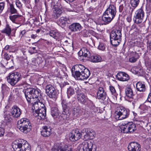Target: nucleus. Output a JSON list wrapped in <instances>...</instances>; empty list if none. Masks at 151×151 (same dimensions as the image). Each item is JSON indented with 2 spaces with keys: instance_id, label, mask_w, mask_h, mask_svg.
I'll use <instances>...</instances> for the list:
<instances>
[{
  "instance_id": "a211bd4d",
  "label": "nucleus",
  "mask_w": 151,
  "mask_h": 151,
  "mask_svg": "<svg viewBox=\"0 0 151 151\" xmlns=\"http://www.w3.org/2000/svg\"><path fill=\"white\" fill-rule=\"evenodd\" d=\"M122 37V34L120 30L114 29L112 30L110 33V38L116 40H120Z\"/></svg>"
},
{
  "instance_id": "f704fd0d",
  "label": "nucleus",
  "mask_w": 151,
  "mask_h": 151,
  "mask_svg": "<svg viewBox=\"0 0 151 151\" xmlns=\"http://www.w3.org/2000/svg\"><path fill=\"white\" fill-rule=\"evenodd\" d=\"M71 72L73 76L75 78H77L78 80H81V73L71 69Z\"/></svg>"
},
{
  "instance_id": "c03bdc74",
  "label": "nucleus",
  "mask_w": 151,
  "mask_h": 151,
  "mask_svg": "<svg viewBox=\"0 0 151 151\" xmlns=\"http://www.w3.org/2000/svg\"><path fill=\"white\" fill-rule=\"evenodd\" d=\"M80 111V108L78 107L74 108L72 111V113L74 115L76 116L79 114Z\"/></svg>"
},
{
  "instance_id": "39448f33",
  "label": "nucleus",
  "mask_w": 151,
  "mask_h": 151,
  "mask_svg": "<svg viewBox=\"0 0 151 151\" xmlns=\"http://www.w3.org/2000/svg\"><path fill=\"white\" fill-rule=\"evenodd\" d=\"M122 132L124 133L131 134L133 133L136 129L135 124L132 122H128L121 126Z\"/></svg>"
},
{
  "instance_id": "864d4df0",
  "label": "nucleus",
  "mask_w": 151,
  "mask_h": 151,
  "mask_svg": "<svg viewBox=\"0 0 151 151\" xmlns=\"http://www.w3.org/2000/svg\"><path fill=\"white\" fill-rule=\"evenodd\" d=\"M28 51L31 54L36 53V48L35 47H30Z\"/></svg>"
},
{
  "instance_id": "6e6d98bb",
  "label": "nucleus",
  "mask_w": 151,
  "mask_h": 151,
  "mask_svg": "<svg viewBox=\"0 0 151 151\" xmlns=\"http://www.w3.org/2000/svg\"><path fill=\"white\" fill-rule=\"evenodd\" d=\"M109 89L112 94H114V95L116 94V91L114 87L112 86H109Z\"/></svg>"
},
{
  "instance_id": "473e14b6",
  "label": "nucleus",
  "mask_w": 151,
  "mask_h": 151,
  "mask_svg": "<svg viewBox=\"0 0 151 151\" xmlns=\"http://www.w3.org/2000/svg\"><path fill=\"white\" fill-rule=\"evenodd\" d=\"M49 35L50 36L56 39H58L59 37V33L58 31L56 29L51 30Z\"/></svg>"
},
{
  "instance_id": "423d86ee",
  "label": "nucleus",
  "mask_w": 151,
  "mask_h": 151,
  "mask_svg": "<svg viewBox=\"0 0 151 151\" xmlns=\"http://www.w3.org/2000/svg\"><path fill=\"white\" fill-rule=\"evenodd\" d=\"M21 74L17 72H14L9 74L7 77V81L12 86H14L21 79Z\"/></svg>"
},
{
  "instance_id": "603ef678",
  "label": "nucleus",
  "mask_w": 151,
  "mask_h": 151,
  "mask_svg": "<svg viewBox=\"0 0 151 151\" xmlns=\"http://www.w3.org/2000/svg\"><path fill=\"white\" fill-rule=\"evenodd\" d=\"M106 47L104 45L103 43H100L98 47V49L99 50H104L105 49Z\"/></svg>"
},
{
  "instance_id": "58836bf2",
  "label": "nucleus",
  "mask_w": 151,
  "mask_h": 151,
  "mask_svg": "<svg viewBox=\"0 0 151 151\" xmlns=\"http://www.w3.org/2000/svg\"><path fill=\"white\" fill-rule=\"evenodd\" d=\"M39 93L40 94V96H39V97H37V99H38L37 100V101L35 103L36 104H37L38 105V108L39 107H40V109H42V108H46L45 107V106L44 105L42 104L41 102L39 101H40V99L41 98V93H40V91L39 89Z\"/></svg>"
},
{
  "instance_id": "f257e3e1",
  "label": "nucleus",
  "mask_w": 151,
  "mask_h": 151,
  "mask_svg": "<svg viewBox=\"0 0 151 151\" xmlns=\"http://www.w3.org/2000/svg\"><path fill=\"white\" fill-rule=\"evenodd\" d=\"M24 94L28 102L31 105H32V109L33 110L34 116L40 120L44 119L46 115V108L40 109L39 107L38 108V104L35 103L38 100L37 97L40 95L39 89L28 88L26 90Z\"/></svg>"
},
{
  "instance_id": "37998d69",
  "label": "nucleus",
  "mask_w": 151,
  "mask_h": 151,
  "mask_svg": "<svg viewBox=\"0 0 151 151\" xmlns=\"http://www.w3.org/2000/svg\"><path fill=\"white\" fill-rule=\"evenodd\" d=\"M9 10L11 14H16L17 13V11L15 9L13 4H9Z\"/></svg>"
},
{
  "instance_id": "72a5a7b5",
  "label": "nucleus",
  "mask_w": 151,
  "mask_h": 151,
  "mask_svg": "<svg viewBox=\"0 0 151 151\" xmlns=\"http://www.w3.org/2000/svg\"><path fill=\"white\" fill-rule=\"evenodd\" d=\"M91 131L88 129L86 134H84V139L86 140L89 139H92L93 138V131L91 132Z\"/></svg>"
},
{
  "instance_id": "7c9ffc66",
  "label": "nucleus",
  "mask_w": 151,
  "mask_h": 151,
  "mask_svg": "<svg viewBox=\"0 0 151 151\" xmlns=\"http://www.w3.org/2000/svg\"><path fill=\"white\" fill-rule=\"evenodd\" d=\"M85 68V67L82 65H76L72 67V69L81 73Z\"/></svg>"
},
{
  "instance_id": "a878e982",
  "label": "nucleus",
  "mask_w": 151,
  "mask_h": 151,
  "mask_svg": "<svg viewBox=\"0 0 151 151\" xmlns=\"http://www.w3.org/2000/svg\"><path fill=\"white\" fill-rule=\"evenodd\" d=\"M137 89L140 92L145 91L146 89V86L145 84L141 82H138L136 84Z\"/></svg>"
},
{
  "instance_id": "7ed1b4c3",
  "label": "nucleus",
  "mask_w": 151,
  "mask_h": 151,
  "mask_svg": "<svg viewBox=\"0 0 151 151\" xmlns=\"http://www.w3.org/2000/svg\"><path fill=\"white\" fill-rule=\"evenodd\" d=\"M17 127L22 132L26 134L30 131L31 124L28 119L23 118L18 121Z\"/></svg>"
},
{
  "instance_id": "20e7f679",
  "label": "nucleus",
  "mask_w": 151,
  "mask_h": 151,
  "mask_svg": "<svg viewBox=\"0 0 151 151\" xmlns=\"http://www.w3.org/2000/svg\"><path fill=\"white\" fill-rule=\"evenodd\" d=\"M129 110L126 109L123 106H118L116 108L115 112L116 119L121 120L128 117L129 115Z\"/></svg>"
},
{
  "instance_id": "338daca9",
  "label": "nucleus",
  "mask_w": 151,
  "mask_h": 151,
  "mask_svg": "<svg viewBox=\"0 0 151 151\" xmlns=\"http://www.w3.org/2000/svg\"><path fill=\"white\" fill-rule=\"evenodd\" d=\"M69 83L68 82H64L63 85V88H65L67 87V86L69 85Z\"/></svg>"
},
{
  "instance_id": "2f4dec72",
  "label": "nucleus",
  "mask_w": 151,
  "mask_h": 151,
  "mask_svg": "<svg viewBox=\"0 0 151 151\" xmlns=\"http://www.w3.org/2000/svg\"><path fill=\"white\" fill-rule=\"evenodd\" d=\"M1 32L6 34L8 36H9L11 32V29L9 25L8 24H7L5 28L1 31Z\"/></svg>"
},
{
  "instance_id": "0eeeda50",
  "label": "nucleus",
  "mask_w": 151,
  "mask_h": 151,
  "mask_svg": "<svg viewBox=\"0 0 151 151\" xmlns=\"http://www.w3.org/2000/svg\"><path fill=\"white\" fill-rule=\"evenodd\" d=\"M81 146L79 151H96L95 148H93V143L89 140H85L82 142Z\"/></svg>"
},
{
  "instance_id": "ea45409f",
  "label": "nucleus",
  "mask_w": 151,
  "mask_h": 151,
  "mask_svg": "<svg viewBox=\"0 0 151 151\" xmlns=\"http://www.w3.org/2000/svg\"><path fill=\"white\" fill-rule=\"evenodd\" d=\"M55 88L52 85L50 84L46 86V93L47 94L50 92H51L53 91V90H55Z\"/></svg>"
},
{
  "instance_id": "774afa93",
  "label": "nucleus",
  "mask_w": 151,
  "mask_h": 151,
  "mask_svg": "<svg viewBox=\"0 0 151 151\" xmlns=\"http://www.w3.org/2000/svg\"><path fill=\"white\" fill-rule=\"evenodd\" d=\"M127 20L128 22H130L132 20V18L131 16H129L127 17Z\"/></svg>"
},
{
  "instance_id": "dca6fc26",
  "label": "nucleus",
  "mask_w": 151,
  "mask_h": 151,
  "mask_svg": "<svg viewBox=\"0 0 151 151\" xmlns=\"http://www.w3.org/2000/svg\"><path fill=\"white\" fill-rule=\"evenodd\" d=\"M63 44L64 46L65 50L68 52H72L73 50V47L72 46L73 42L71 40H66L63 42Z\"/></svg>"
},
{
  "instance_id": "412c9836",
  "label": "nucleus",
  "mask_w": 151,
  "mask_h": 151,
  "mask_svg": "<svg viewBox=\"0 0 151 151\" xmlns=\"http://www.w3.org/2000/svg\"><path fill=\"white\" fill-rule=\"evenodd\" d=\"M116 77L118 80L122 81H127L129 79L128 75L123 72H118L116 76Z\"/></svg>"
},
{
  "instance_id": "c9c22d12",
  "label": "nucleus",
  "mask_w": 151,
  "mask_h": 151,
  "mask_svg": "<svg viewBox=\"0 0 151 151\" xmlns=\"http://www.w3.org/2000/svg\"><path fill=\"white\" fill-rule=\"evenodd\" d=\"M58 111L57 108L53 107L51 108V114L54 118L56 117L58 115Z\"/></svg>"
},
{
  "instance_id": "6ab92c4d",
  "label": "nucleus",
  "mask_w": 151,
  "mask_h": 151,
  "mask_svg": "<svg viewBox=\"0 0 151 151\" xmlns=\"http://www.w3.org/2000/svg\"><path fill=\"white\" fill-rule=\"evenodd\" d=\"M106 97V93L104 91V88L102 87H99L97 94V98L104 100L105 99Z\"/></svg>"
},
{
  "instance_id": "aec40b11",
  "label": "nucleus",
  "mask_w": 151,
  "mask_h": 151,
  "mask_svg": "<svg viewBox=\"0 0 151 151\" xmlns=\"http://www.w3.org/2000/svg\"><path fill=\"white\" fill-rule=\"evenodd\" d=\"M24 140L22 139H20L13 143L12 146L14 150L21 151L20 147L22 146V145H23Z\"/></svg>"
},
{
  "instance_id": "a19ab883",
  "label": "nucleus",
  "mask_w": 151,
  "mask_h": 151,
  "mask_svg": "<svg viewBox=\"0 0 151 151\" xmlns=\"http://www.w3.org/2000/svg\"><path fill=\"white\" fill-rule=\"evenodd\" d=\"M119 41H120L119 40L110 38L111 43L112 45L114 46H117L119 44Z\"/></svg>"
},
{
  "instance_id": "5701e85b",
  "label": "nucleus",
  "mask_w": 151,
  "mask_h": 151,
  "mask_svg": "<svg viewBox=\"0 0 151 151\" xmlns=\"http://www.w3.org/2000/svg\"><path fill=\"white\" fill-rule=\"evenodd\" d=\"M90 75V71L88 69L85 68L81 73L80 77H81V80H84L86 79L89 77Z\"/></svg>"
},
{
  "instance_id": "2eb2a0df",
  "label": "nucleus",
  "mask_w": 151,
  "mask_h": 151,
  "mask_svg": "<svg viewBox=\"0 0 151 151\" xmlns=\"http://www.w3.org/2000/svg\"><path fill=\"white\" fill-rule=\"evenodd\" d=\"M82 27L78 23H74L69 25V28L73 32H77L80 31L82 29Z\"/></svg>"
},
{
  "instance_id": "49530a36",
  "label": "nucleus",
  "mask_w": 151,
  "mask_h": 151,
  "mask_svg": "<svg viewBox=\"0 0 151 151\" xmlns=\"http://www.w3.org/2000/svg\"><path fill=\"white\" fill-rule=\"evenodd\" d=\"M11 115L8 113L4 115V118L6 122H9L11 121L12 120V118L11 117Z\"/></svg>"
},
{
  "instance_id": "cd10ccee",
  "label": "nucleus",
  "mask_w": 151,
  "mask_h": 151,
  "mask_svg": "<svg viewBox=\"0 0 151 151\" xmlns=\"http://www.w3.org/2000/svg\"><path fill=\"white\" fill-rule=\"evenodd\" d=\"M69 22L70 20L68 18L66 17H62L59 19V24L61 27L64 26L66 23H69Z\"/></svg>"
},
{
  "instance_id": "de8ad7c7",
  "label": "nucleus",
  "mask_w": 151,
  "mask_h": 151,
  "mask_svg": "<svg viewBox=\"0 0 151 151\" xmlns=\"http://www.w3.org/2000/svg\"><path fill=\"white\" fill-rule=\"evenodd\" d=\"M146 66L148 68H150L151 66V58L146 60L145 61Z\"/></svg>"
},
{
  "instance_id": "e2e57ef3",
  "label": "nucleus",
  "mask_w": 151,
  "mask_h": 151,
  "mask_svg": "<svg viewBox=\"0 0 151 151\" xmlns=\"http://www.w3.org/2000/svg\"><path fill=\"white\" fill-rule=\"evenodd\" d=\"M147 101L148 102L151 103V93H150L149 94L147 99Z\"/></svg>"
},
{
  "instance_id": "0e129e2a",
  "label": "nucleus",
  "mask_w": 151,
  "mask_h": 151,
  "mask_svg": "<svg viewBox=\"0 0 151 151\" xmlns=\"http://www.w3.org/2000/svg\"><path fill=\"white\" fill-rule=\"evenodd\" d=\"M124 8V6L123 5H122L119 6V10L120 12H122Z\"/></svg>"
},
{
  "instance_id": "680f3d73",
  "label": "nucleus",
  "mask_w": 151,
  "mask_h": 151,
  "mask_svg": "<svg viewBox=\"0 0 151 151\" xmlns=\"http://www.w3.org/2000/svg\"><path fill=\"white\" fill-rule=\"evenodd\" d=\"M2 89L3 91H5V90H8L9 89V88L6 85H2Z\"/></svg>"
},
{
  "instance_id": "a18cd8bd",
  "label": "nucleus",
  "mask_w": 151,
  "mask_h": 151,
  "mask_svg": "<svg viewBox=\"0 0 151 151\" xmlns=\"http://www.w3.org/2000/svg\"><path fill=\"white\" fill-rule=\"evenodd\" d=\"M144 128L146 132L148 133L151 132V126L150 125V123H146V125L145 126H144Z\"/></svg>"
},
{
  "instance_id": "9d476101",
  "label": "nucleus",
  "mask_w": 151,
  "mask_h": 151,
  "mask_svg": "<svg viewBox=\"0 0 151 151\" xmlns=\"http://www.w3.org/2000/svg\"><path fill=\"white\" fill-rule=\"evenodd\" d=\"M81 87H79L76 84H74L71 86H70L67 90V96L68 98L75 93V90L76 93L79 92L80 91Z\"/></svg>"
},
{
  "instance_id": "13d9d810",
  "label": "nucleus",
  "mask_w": 151,
  "mask_h": 151,
  "mask_svg": "<svg viewBox=\"0 0 151 151\" xmlns=\"http://www.w3.org/2000/svg\"><path fill=\"white\" fill-rule=\"evenodd\" d=\"M88 129V128H84L82 130L81 132V135H83L84 137V134H87V132Z\"/></svg>"
},
{
  "instance_id": "6e6552de",
  "label": "nucleus",
  "mask_w": 151,
  "mask_h": 151,
  "mask_svg": "<svg viewBox=\"0 0 151 151\" xmlns=\"http://www.w3.org/2000/svg\"><path fill=\"white\" fill-rule=\"evenodd\" d=\"M145 16V12L142 8L139 9L136 11L134 16V23L140 24L143 21Z\"/></svg>"
},
{
  "instance_id": "8fccbe9b",
  "label": "nucleus",
  "mask_w": 151,
  "mask_h": 151,
  "mask_svg": "<svg viewBox=\"0 0 151 151\" xmlns=\"http://www.w3.org/2000/svg\"><path fill=\"white\" fill-rule=\"evenodd\" d=\"M132 29L134 30V32L133 33L134 35L137 36V35H138L139 33V30L135 26L133 25L132 27Z\"/></svg>"
},
{
  "instance_id": "f8f14e48",
  "label": "nucleus",
  "mask_w": 151,
  "mask_h": 151,
  "mask_svg": "<svg viewBox=\"0 0 151 151\" xmlns=\"http://www.w3.org/2000/svg\"><path fill=\"white\" fill-rule=\"evenodd\" d=\"M41 135L44 137L50 136L52 134L51 128L50 126H44L42 127L40 131Z\"/></svg>"
},
{
  "instance_id": "09e8293b",
  "label": "nucleus",
  "mask_w": 151,
  "mask_h": 151,
  "mask_svg": "<svg viewBox=\"0 0 151 151\" xmlns=\"http://www.w3.org/2000/svg\"><path fill=\"white\" fill-rule=\"evenodd\" d=\"M19 15H14L10 16L9 18L13 22H14L16 19L18 17H19Z\"/></svg>"
},
{
  "instance_id": "4be33fe9",
  "label": "nucleus",
  "mask_w": 151,
  "mask_h": 151,
  "mask_svg": "<svg viewBox=\"0 0 151 151\" xmlns=\"http://www.w3.org/2000/svg\"><path fill=\"white\" fill-rule=\"evenodd\" d=\"M78 55L80 56H82L85 57H88L89 58L91 54L89 50L86 48L83 47L79 51Z\"/></svg>"
},
{
  "instance_id": "393cba45",
  "label": "nucleus",
  "mask_w": 151,
  "mask_h": 151,
  "mask_svg": "<svg viewBox=\"0 0 151 151\" xmlns=\"http://www.w3.org/2000/svg\"><path fill=\"white\" fill-rule=\"evenodd\" d=\"M131 56L129 59V61L131 63L135 62L139 58V54L136 52H133Z\"/></svg>"
},
{
  "instance_id": "e433bc0d",
  "label": "nucleus",
  "mask_w": 151,
  "mask_h": 151,
  "mask_svg": "<svg viewBox=\"0 0 151 151\" xmlns=\"http://www.w3.org/2000/svg\"><path fill=\"white\" fill-rule=\"evenodd\" d=\"M50 98L52 99H55L57 98V92L55 89L51 92H50L47 94Z\"/></svg>"
},
{
  "instance_id": "69168bd1",
  "label": "nucleus",
  "mask_w": 151,
  "mask_h": 151,
  "mask_svg": "<svg viewBox=\"0 0 151 151\" xmlns=\"http://www.w3.org/2000/svg\"><path fill=\"white\" fill-rule=\"evenodd\" d=\"M22 2L25 4H28L30 3V0H22Z\"/></svg>"
},
{
  "instance_id": "3c124183",
  "label": "nucleus",
  "mask_w": 151,
  "mask_h": 151,
  "mask_svg": "<svg viewBox=\"0 0 151 151\" xmlns=\"http://www.w3.org/2000/svg\"><path fill=\"white\" fill-rule=\"evenodd\" d=\"M5 7V3L2 2L0 3V14L3 12Z\"/></svg>"
},
{
  "instance_id": "b1692460",
  "label": "nucleus",
  "mask_w": 151,
  "mask_h": 151,
  "mask_svg": "<svg viewBox=\"0 0 151 151\" xmlns=\"http://www.w3.org/2000/svg\"><path fill=\"white\" fill-rule=\"evenodd\" d=\"M101 57L98 55H91L88 58V60L94 63H97L100 62L101 60Z\"/></svg>"
},
{
  "instance_id": "f3484780",
  "label": "nucleus",
  "mask_w": 151,
  "mask_h": 151,
  "mask_svg": "<svg viewBox=\"0 0 151 151\" xmlns=\"http://www.w3.org/2000/svg\"><path fill=\"white\" fill-rule=\"evenodd\" d=\"M61 104L63 109L62 114L69 116V108L71 106V104L70 103L67 104L66 101L64 100L62 101Z\"/></svg>"
},
{
  "instance_id": "bf43d9fd",
  "label": "nucleus",
  "mask_w": 151,
  "mask_h": 151,
  "mask_svg": "<svg viewBox=\"0 0 151 151\" xmlns=\"http://www.w3.org/2000/svg\"><path fill=\"white\" fill-rule=\"evenodd\" d=\"M4 129L2 127H0V137L3 136L4 135Z\"/></svg>"
},
{
  "instance_id": "5fc2aeb1",
  "label": "nucleus",
  "mask_w": 151,
  "mask_h": 151,
  "mask_svg": "<svg viewBox=\"0 0 151 151\" xmlns=\"http://www.w3.org/2000/svg\"><path fill=\"white\" fill-rule=\"evenodd\" d=\"M16 4L19 8L20 9L22 7V4L19 0H16Z\"/></svg>"
},
{
  "instance_id": "79ce46f5",
  "label": "nucleus",
  "mask_w": 151,
  "mask_h": 151,
  "mask_svg": "<svg viewBox=\"0 0 151 151\" xmlns=\"http://www.w3.org/2000/svg\"><path fill=\"white\" fill-rule=\"evenodd\" d=\"M130 2L132 7H136L139 4V0H130Z\"/></svg>"
},
{
  "instance_id": "bb28decb",
  "label": "nucleus",
  "mask_w": 151,
  "mask_h": 151,
  "mask_svg": "<svg viewBox=\"0 0 151 151\" xmlns=\"http://www.w3.org/2000/svg\"><path fill=\"white\" fill-rule=\"evenodd\" d=\"M125 94L126 96L128 98L133 99L134 94L132 89L129 87L125 89Z\"/></svg>"
},
{
  "instance_id": "052dcab7",
  "label": "nucleus",
  "mask_w": 151,
  "mask_h": 151,
  "mask_svg": "<svg viewBox=\"0 0 151 151\" xmlns=\"http://www.w3.org/2000/svg\"><path fill=\"white\" fill-rule=\"evenodd\" d=\"M129 7V13L131 14L132 15L133 12L134 11V9L136 7Z\"/></svg>"
},
{
  "instance_id": "4c0bfd02",
  "label": "nucleus",
  "mask_w": 151,
  "mask_h": 151,
  "mask_svg": "<svg viewBox=\"0 0 151 151\" xmlns=\"http://www.w3.org/2000/svg\"><path fill=\"white\" fill-rule=\"evenodd\" d=\"M23 144H24V150L21 151H30L31 147L28 143L26 140H24Z\"/></svg>"
},
{
  "instance_id": "9b49d317",
  "label": "nucleus",
  "mask_w": 151,
  "mask_h": 151,
  "mask_svg": "<svg viewBox=\"0 0 151 151\" xmlns=\"http://www.w3.org/2000/svg\"><path fill=\"white\" fill-rule=\"evenodd\" d=\"M81 137V134L78 130H73L70 135V139L72 142L77 141Z\"/></svg>"
},
{
  "instance_id": "ddd939ff",
  "label": "nucleus",
  "mask_w": 151,
  "mask_h": 151,
  "mask_svg": "<svg viewBox=\"0 0 151 151\" xmlns=\"http://www.w3.org/2000/svg\"><path fill=\"white\" fill-rule=\"evenodd\" d=\"M20 110V109L17 106H14L11 110V116L14 118H18L21 114Z\"/></svg>"
},
{
  "instance_id": "4468645a",
  "label": "nucleus",
  "mask_w": 151,
  "mask_h": 151,
  "mask_svg": "<svg viewBox=\"0 0 151 151\" xmlns=\"http://www.w3.org/2000/svg\"><path fill=\"white\" fill-rule=\"evenodd\" d=\"M129 151H140L141 147L140 145L137 142H131L128 146Z\"/></svg>"
},
{
  "instance_id": "c85d7f7f",
  "label": "nucleus",
  "mask_w": 151,
  "mask_h": 151,
  "mask_svg": "<svg viewBox=\"0 0 151 151\" xmlns=\"http://www.w3.org/2000/svg\"><path fill=\"white\" fill-rule=\"evenodd\" d=\"M62 13V11L60 9L58 8H54L53 10V15L55 19L58 18Z\"/></svg>"
},
{
  "instance_id": "1a4fd4ad",
  "label": "nucleus",
  "mask_w": 151,
  "mask_h": 151,
  "mask_svg": "<svg viewBox=\"0 0 151 151\" xmlns=\"http://www.w3.org/2000/svg\"><path fill=\"white\" fill-rule=\"evenodd\" d=\"M52 151H72L70 145H65L63 146L60 144H55L52 149Z\"/></svg>"
},
{
  "instance_id": "4d7b16f0",
  "label": "nucleus",
  "mask_w": 151,
  "mask_h": 151,
  "mask_svg": "<svg viewBox=\"0 0 151 151\" xmlns=\"http://www.w3.org/2000/svg\"><path fill=\"white\" fill-rule=\"evenodd\" d=\"M3 57L4 59L8 60L10 59L11 56L10 55H9L7 53H5L4 54Z\"/></svg>"
},
{
  "instance_id": "f03ea898",
  "label": "nucleus",
  "mask_w": 151,
  "mask_h": 151,
  "mask_svg": "<svg viewBox=\"0 0 151 151\" xmlns=\"http://www.w3.org/2000/svg\"><path fill=\"white\" fill-rule=\"evenodd\" d=\"M116 12L115 6L113 4L110 5L103 14L102 20L106 24L110 22L115 16Z\"/></svg>"
},
{
  "instance_id": "c756f323",
  "label": "nucleus",
  "mask_w": 151,
  "mask_h": 151,
  "mask_svg": "<svg viewBox=\"0 0 151 151\" xmlns=\"http://www.w3.org/2000/svg\"><path fill=\"white\" fill-rule=\"evenodd\" d=\"M78 101L83 104H85L88 101L87 98L83 94H81L78 97Z\"/></svg>"
}]
</instances>
